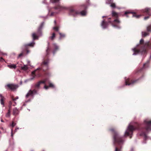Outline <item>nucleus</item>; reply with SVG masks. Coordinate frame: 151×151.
<instances>
[{
	"label": "nucleus",
	"instance_id": "nucleus-1",
	"mask_svg": "<svg viewBox=\"0 0 151 151\" xmlns=\"http://www.w3.org/2000/svg\"><path fill=\"white\" fill-rule=\"evenodd\" d=\"M137 130L140 133V135L144 136L145 139L147 138L146 132L151 130V120L147 119L144 120L142 124L136 123L134 125H129L125 132V136H130V138L132 137L133 132Z\"/></svg>",
	"mask_w": 151,
	"mask_h": 151
},
{
	"label": "nucleus",
	"instance_id": "nucleus-2",
	"mask_svg": "<svg viewBox=\"0 0 151 151\" xmlns=\"http://www.w3.org/2000/svg\"><path fill=\"white\" fill-rule=\"evenodd\" d=\"M140 45L139 49L136 48L133 49L134 52L133 55H136L139 53L142 54H145L147 53V50L148 49L151 48V42H144L143 39H141L139 42Z\"/></svg>",
	"mask_w": 151,
	"mask_h": 151
},
{
	"label": "nucleus",
	"instance_id": "nucleus-3",
	"mask_svg": "<svg viewBox=\"0 0 151 151\" xmlns=\"http://www.w3.org/2000/svg\"><path fill=\"white\" fill-rule=\"evenodd\" d=\"M148 63H145L143 65V68H140L136 72L137 74L141 73L142 74L141 76L137 79H131L129 78H127L125 80V83L126 85H134L138 82L143 77H144V75H143V72L142 71L143 69L147 67L148 66Z\"/></svg>",
	"mask_w": 151,
	"mask_h": 151
},
{
	"label": "nucleus",
	"instance_id": "nucleus-4",
	"mask_svg": "<svg viewBox=\"0 0 151 151\" xmlns=\"http://www.w3.org/2000/svg\"><path fill=\"white\" fill-rule=\"evenodd\" d=\"M109 130L111 131L113 133L114 145H115L117 144L119 145L122 144L123 143L124 140L123 137L120 136L114 128L110 129H109Z\"/></svg>",
	"mask_w": 151,
	"mask_h": 151
},
{
	"label": "nucleus",
	"instance_id": "nucleus-5",
	"mask_svg": "<svg viewBox=\"0 0 151 151\" xmlns=\"http://www.w3.org/2000/svg\"><path fill=\"white\" fill-rule=\"evenodd\" d=\"M69 15L73 16L78 15L85 16L86 14V12L85 10L80 12L76 10L73 7H71L69 9Z\"/></svg>",
	"mask_w": 151,
	"mask_h": 151
},
{
	"label": "nucleus",
	"instance_id": "nucleus-6",
	"mask_svg": "<svg viewBox=\"0 0 151 151\" xmlns=\"http://www.w3.org/2000/svg\"><path fill=\"white\" fill-rule=\"evenodd\" d=\"M44 23L42 22L39 27L36 33H34L32 35V37L33 40L38 39V37L41 35L42 32V29L44 26Z\"/></svg>",
	"mask_w": 151,
	"mask_h": 151
},
{
	"label": "nucleus",
	"instance_id": "nucleus-7",
	"mask_svg": "<svg viewBox=\"0 0 151 151\" xmlns=\"http://www.w3.org/2000/svg\"><path fill=\"white\" fill-rule=\"evenodd\" d=\"M32 76L33 77L31 78V80H33L36 76L37 77L42 76V75L41 71V69L39 68L32 72Z\"/></svg>",
	"mask_w": 151,
	"mask_h": 151
},
{
	"label": "nucleus",
	"instance_id": "nucleus-8",
	"mask_svg": "<svg viewBox=\"0 0 151 151\" xmlns=\"http://www.w3.org/2000/svg\"><path fill=\"white\" fill-rule=\"evenodd\" d=\"M131 14L133 17L137 18H139L141 16V15L137 14L136 12L129 11L125 12L124 16L128 17Z\"/></svg>",
	"mask_w": 151,
	"mask_h": 151
},
{
	"label": "nucleus",
	"instance_id": "nucleus-9",
	"mask_svg": "<svg viewBox=\"0 0 151 151\" xmlns=\"http://www.w3.org/2000/svg\"><path fill=\"white\" fill-rule=\"evenodd\" d=\"M147 32H142V35L143 37H145L149 35L150 33L149 32H151V24L147 27Z\"/></svg>",
	"mask_w": 151,
	"mask_h": 151
},
{
	"label": "nucleus",
	"instance_id": "nucleus-10",
	"mask_svg": "<svg viewBox=\"0 0 151 151\" xmlns=\"http://www.w3.org/2000/svg\"><path fill=\"white\" fill-rule=\"evenodd\" d=\"M47 78L45 79L43 81H40L36 83L34 86V88H35L39 89L40 85L42 83L45 84L46 82L47 81Z\"/></svg>",
	"mask_w": 151,
	"mask_h": 151
},
{
	"label": "nucleus",
	"instance_id": "nucleus-11",
	"mask_svg": "<svg viewBox=\"0 0 151 151\" xmlns=\"http://www.w3.org/2000/svg\"><path fill=\"white\" fill-rule=\"evenodd\" d=\"M12 105V102L11 101H10L9 103V109L8 110V112L6 114V117H9L10 116V109L11 108Z\"/></svg>",
	"mask_w": 151,
	"mask_h": 151
},
{
	"label": "nucleus",
	"instance_id": "nucleus-12",
	"mask_svg": "<svg viewBox=\"0 0 151 151\" xmlns=\"http://www.w3.org/2000/svg\"><path fill=\"white\" fill-rule=\"evenodd\" d=\"M29 51L27 49L24 50L21 53H20L18 56V58H20L21 57L24 56L25 54H27L29 53Z\"/></svg>",
	"mask_w": 151,
	"mask_h": 151
},
{
	"label": "nucleus",
	"instance_id": "nucleus-13",
	"mask_svg": "<svg viewBox=\"0 0 151 151\" xmlns=\"http://www.w3.org/2000/svg\"><path fill=\"white\" fill-rule=\"evenodd\" d=\"M35 44V42L34 41H33L32 42L30 43L25 45H24V47L25 49H27L28 46L31 47H34Z\"/></svg>",
	"mask_w": 151,
	"mask_h": 151
},
{
	"label": "nucleus",
	"instance_id": "nucleus-14",
	"mask_svg": "<svg viewBox=\"0 0 151 151\" xmlns=\"http://www.w3.org/2000/svg\"><path fill=\"white\" fill-rule=\"evenodd\" d=\"M109 22L105 21L104 20L103 21L101 24V26L104 28H106L108 25Z\"/></svg>",
	"mask_w": 151,
	"mask_h": 151
},
{
	"label": "nucleus",
	"instance_id": "nucleus-15",
	"mask_svg": "<svg viewBox=\"0 0 151 151\" xmlns=\"http://www.w3.org/2000/svg\"><path fill=\"white\" fill-rule=\"evenodd\" d=\"M6 86L8 88L11 90H14L16 88L15 86L12 84H8Z\"/></svg>",
	"mask_w": 151,
	"mask_h": 151
},
{
	"label": "nucleus",
	"instance_id": "nucleus-16",
	"mask_svg": "<svg viewBox=\"0 0 151 151\" xmlns=\"http://www.w3.org/2000/svg\"><path fill=\"white\" fill-rule=\"evenodd\" d=\"M19 111L16 108H14L13 109V115L14 116H16L18 115L19 113Z\"/></svg>",
	"mask_w": 151,
	"mask_h": 151
},
{
	"label": "nucleus",
	"instance_id": "nucleus-17",
	"mask_svg": "<svg viewBox=\"0 0 151 151\" xmlns=\"http://www.w3.org/2000/svg\"><path fill=\"white\" fill-rule=\"evenodd\" d=\"M55 9L60 11L64 9V7L60 6V5H58L55 7Z\"/></svg>",
	"mask_w": 151,
	"mask_h": 151
},
{
	"label": "nucleus",
	"instance_id": "nucleus-18",
	"mask_svg": "<svg viewBox=\"0 0 151 151\" xmlns=\"http://www.w3.org/2000/svg\"><path fill=\"white\" fill-rule=\"evenodd\" d=\"M112 15L113 17L117 18L119 16V14L113 11L112 12Z\"/></svg>",
	"mask_w": 151,
	"mask_h": 151
},
{
	"label": "nucleus",
	"instance_id": "nucleus-19",
	"mask_svg": "<svg viewBox=\"0 0 151 151\" xmlns=\"http://www.w3.org/2000/svg\"><path fill=\"white\" fill-rule=\"evenodd\" d=\"M0 97L1 98L0 99V102L1 104L4 106V97L1 94H0Z\"/></svg>",
	"mask_w": 151,
	"mask_h": 151
},
{
	"label": "nucleus",
	"instance_id": "nucleus-20",
	"mask_svg": "<svg viewBox=\"0 0 151 151\" xmlns=\"http://www.w3.org/2000/svg\"><path fill=\"white\" fill-rule=\"evenodd\" d=\"M49 87L54 88V86L52 83H49V86H47L45 85L44 86V88L46 89H47Z\"/></svg>",
	"mask_w": 151,
	"mask_h": 151
},
{
	"label": "nucleus",
	"instance_id": "nucleus-21",
	"mask_svg": "<svg viewBox=\"0 0 151 151\" xmlns=\"http://www.w3.org/2000/svg\"><path fill=\"white\" fill-rule=\"evenodd\" d=\"M33 95V94L32 93V90H30L29 91V92L27 94L26 97L27 98L29 96H32Z\"/></svg>",
	"mask_w": 151,
	"mask_h": 151
},
{
	"label": "nucleus",
	"instance_id": "nucleus-22",
	"mask_svg": "<svg viewBox=\"0 0 151 151\" xmlns=\"http://www.w3.org/2000/svg\"><path fill=\"white\" fill-rule=\"evenodd\" d=\"M7 66L11 69H15L16 68V65L15 64H12L8 65Z\"/></svg>",
	"mask_w": 151,
	"mask_h": 151
},
{
	"label": "nucleus",
	"instance_id": "nucleus-23",
	"mask_svg": "<svg viewBox=\"0 0 151 151\" xmlns=\"http://www.w3.org/2000/svg\"><path fill=\"white\" fill-rule=\"evenodd\" d=\"M43 70L44 72V75L45 76L49 77L51 76V73L47 71H45L44 69H43Z\"/></svg>",
	"mask_w": 151,
	"mask_h": 151
},
{
	"label": "nucleus",
	"instance_id": "nucleus-24",
	"mask_svg": "<svg viewBox=\"0 0 151 151\" xmlns=\"http://www.w3.org/2000/svg\"><path fill=\"white\" fill-rule=\"evenodd\" d=\"M16 124L14 123V122H12V123L11 124V126L12 127V129H11V137H13V128L15 126V125Z\"/></svg>",
	"mask_w": 151,
	"mask_h": 151
},
{
	"label": "nucleus",
	"instance_id": "nucleus-25",
	"mask_svg": "<svg viewBox=\"0 0 151 151\" xmlns=\"http://www.w3.org/2000/svg\"><path fill=\"white\" fill-rule=\"evenodd\" d=\"M53 45L54 47V50L53 51V53H54L58 49V47L55 44H53Z\"/></svg>",
	"mask_w": 151,
	"mask_h": 151
},
{
	"label": "nucleus",
	"instance_id": "nucleus-26",
	"mask_svg": "<svg viewBox=\"0 0 151 151\" xmlns=\"http://www.w3.org/2000/svg\"><path fill=\"white\" fill-rule=\"evenodd\" d=\"M55 37V34L54 32H53L52 34V36L50 37L49 38L51 40H52L54 39Z\"/></svg>",
	"mask_w": 151,
	"mask_h": 151
},
{
	"label": "nucleus",
	"instance_id": "nucleus-27",
	"mask_svg": "<svg viewBox=\"0 0 151 151\" xmlns=\"http://www.w3.org/2000/svg\"><path fill=\"white\" fill-rule=\"evenodd\" d=\"M50 50H51L50 48L49 47V46H48V47H47V48L46 50L47 56L49 55V54L50 53Z\"/></svg>",
	"mask_w": 151,
	"mask_h": 151
},
{
	"label": "nucleus",
	"instance_id": "nucleus-28",
	"mask_svg": "<svg viewBox=\"0 0 151 151\" xmlns=\"http://www.w3.org/2000/svg\"><path fill=\"white\" fill-rule=\"evenodd\" d=\"M48 62L47 61H45L43 62V67H44V66H46L47 68H48Z\"/></svg>",
	"mask_w": 151,
	"mask_h": 151
},
{
	"label": "nucleus",
	"instance_id": "nucleus-29",
	"mask_svg": "<svg viewBox=\"0 0 151 151\" xmlns=\"http://www.w3.org/2000/svg\"><path fill=\"white\" fill-rule=\"evenodd\" d=\"M21 68L23 70H27L28 69V68L27 65H24L22 67H21Z\"/></svg>",
	"mask_w": 151,
	"mask_h": 151
},
{
	"label": "nucleus",
	"instance_id": "nucleus-30",
	"mask_svg": "<svg viewBox=\"0 0 151 151\" xmlns=\"http://www.w3.org/2000/svg\"><path fill=\"white\" fill-rule=\"evenodd\" d=\"M60 35V38L61 39L62 38L64 37H65V35L64 34H63L61 33H59Z\"/></svg>",
	"mask_w": 151,
	"mask_h": 151
},
{
	"label": "nucleus",
	"instance_id": "nucleus-31",
	"mask_svg": "<svg viewBox=\"0 0 151 151\" xmlns=\"http://www.w3.org/2000/svg\"><path fill=\"white\" fill-rule=\"evenodd\" d=\"M59 27L58 26H56L54 27L53 28V29H54L55 31L58 32L59 30Z\"/></svg>",
	"mask_w": 151,
	"mask_h": 151
},
{
	"label": "nucleus",
	"instance_id": "nucleus-32",
	"mask_svg": "<svg viewBox=\"0 0 151 151\" xmlns=\"http://www.w3.org/2000/svg\"><path fill=\"white\" fill-rule=\"evenodd\" d=\"M110 6L113 8H115L116 7V5L115 3H112L111 4Z\"/></svg>",
	"mask_w": 151,
	"mask_h": 151
},
{
	"label": "nucleus",
	"instance_id": "nucleus-33",
	"mask_svg": "<svg viewBox=\"0 0 151 151\" xmlns=\"http://www.w3.org/2000/svg\"><path fill=\"white\" fill-rule=\"evenodd\" d=\"M149 9L148 8H145L144 9V12L146 13H148L149 12Z\"/></svg>",
	"mask_w": 151,
	"mask_h": 151
},
{
	"label": "nucleus",
	"instance_id": "nucleus-34",
	"mask_svg": "<svg viewBox=\"0 0 151 151\" xmlns=\"http://www.w3.org/2000/svg\"><path fill=\"white\" fill-rule=\"evenodd\" d=\"M36 88H35L32 91L33 94H35L37 93V91L36 89Z\"/></svg>",
	"mask_w": 151,
	"mask_h": 151
},
{
	"label": "nucleus",
	"instance_id": "nucleus-35",
	"mask_svg": "<svg viewBox=\"0 0 151 151\" xmlns=\"http://www.w3.org/2000/svg\"><path fill=\"white\" fill-rule=\"evenodd\" d=\"M18 97H17L15 98H14L13 97H12V101H14L16 100L17 99H18Z\"/></svg>",
	"mask_w": 151,
	"mask_h": 151
},
{
	"label": "nucleus",
	"instance_id": "nucleus-36",
	"mask_svg": "<svg viewBox=\"0 0 151 151\" xmlns=\"http://www.w3.org/2000/svg\"><path fill=\"white\" fill-rule=\"evenodd\" d=\"M82 6H83V9H86L87 8V6L86 4H83Z\"/></svg>",
	"mask_w": 151,
	"mask_h": 151
},
{
	"label": "nucleus",
	"instance_id": "nucleus-37",
	"mask_svg": "<svg viewBox=\"0 0 151 151\" xmlns=\"http://www.w3.org/2000/svg\"><path fill=\"white\" fill-rule=\"evenodd\" d=\"M59 0H51V1L52 3H55L59 1Z\"/></svg>",
	"mask_w": 151,
	"mask_h": 151
},
{
	"label": "nucleus",
	"instance_id": "nucleus-38",
	"mask_svg": "<svg viewBox=\"0 0 151 151\" xmlns=\"http://www.w3.org/2000/svg\"><path fill=\"white\" fill-rule=\"evenodd\" d=\"M12 101V105L13 106H15V105L16 104V103L14 101Z\"/></svg>",
	"mask_w": 151,
	"mask_h": 151
},
{
	"label": "nucleus",
	"instance_id": "nucleus-39",
	"mask_svg": "<svg viewBox=\"0 0 151 151\" xmlns=\"http://www.w3.org/2000/svg\"><path fill=\"white\" fill-rule=\"evenodd\" d=\"M115 151H121V150L120 149H118L117 147H116Z\"/></svg>",
	"mask_w": 151,
	"mask_h": 151
},
{
	"label": "nucleus",
	"instance_id": "nucleus-40",
	"mask_svg": "<svg viewBox=\"0 0 151 151\" xmlns=\"http://www.w3.org/2000/svg\"><path fill=\"white\" fill-rule=\"evenodd\" d=\"M150 16H151V14L150 15H149V16H147L144 17V19H147L149 18Z\"/></svg>",
	"mask_w": 151,
	"mask_h": 151
},
{
	"label": "nucleus",
	"instance_id": "nucleus-41",
	"mask_svg": "<svg viewBox=\"0 0 151 151\" xmlns=\"http://www.w3.org/2000/svg\"><path fill=\"white\" fill-rule=\"evenodd\" d=\"M4 60V59H3V58L2 57H1V58H0V62L2 61V60Z\"/></svg>",
	"mask_w": 151,
	"mask_h": 151
},
{
	"label": "nucleus",
	"instance_id": "nucleus-42",
	"mask_svg": "<svg viewBox=\"0 0 151 151\" xmlns=\"http://www.w3.org/2000/svg\"><path fill=\"white\" fill-rule=\"evenodd\" d=\"M54 12L52 13H51V15H51V16H53V15H54Z\"/></svg>",
	"mask_w": 151,
	"mask_h": 151
},
{
	"label": "nucleus",
	"instance_id": "nucleus-43",
	"mask_svg": "<svg viewBox=\"0 0 151 151\" xmlns=\"http://www.w3.org/2000/svg\"><path fill=\"white\" fill-rule=\"evenodd\" d=\"M18 129V128H16L15 129V130H14V132H16L17 131V129Z\"/></svg>",
	"mask_w": 151,
	"mask_h": 151
},
{
	"label": "nucleus",
	"instance_id": "nucleus-44",
	"mask_svg": "<svg viewBox=\"0 0 151 151\" xmlns=\"http://www.w3.org/2000/svg\"><path fill=\"white\" fill-rule=\"evenodd\" d=\"M87 2V3L88 4H89V0H87L86 1Z\"/></svg>",
	"mask_w": 151,
	"mask_h": 151
},
{
	"label": "nucleus",
	"instance_id": "nucleus-45",
	"mask_svg": "<svg viewBox=\"0 0 151 151\" xmlns=\"http://www.w3.org/2000/svg\"><path fill=\"white\" fill-rule=\"evenodd\" d=\"M54 23H55V25L56 26L57 25L56 21L55 20L54 21Z\"/></svg>",
	"mask_w": 151,
	"mask_h": 151
},
{
	"label": "nucleus",
	"instance_id": "nucleus-46",
	"mask_svg": "<svg viewBox=\"0 0 151 151\" xmlns=\"http://www.w3.org/2000/svg\"><path fill=\"white\" fill-rule=\"evenodd\" d=\"M118 20H119V19H114V21L115 22H117Z\"/></svg>",
	"mask_w": 151,
	"mask_h": 151
},
{
	"label": "nucleus",
	"instance_id": "nucleus-47",
	"mask_svg": "<svg viewBox=\"0 0 151 151\" xmlns=\"http://www.w3.org/2000/svg\"><path fill=\"white\" fill-rule=\"evenodd\" d=\"M1 121L2 122H4V120H3V119H1Z\"/></svg>",
	"mask_w": 151,
	"mask_h": 151
},
{
	"label": "nucleus",
	"instance_id": "nucleus-48",
	"mask_svg": "<svg viewBox=\"0 0 151 151\" xmlns=\"http://www.w3.org/2000/svg\"><path fill=\"white\" fill-rule=\"evenodd\" d=\"M104 17H105V16H103V17H102V18H104Z\"/></svg>",
	"mask_w": 151,
	"mask_h": 151
},
{
	"label": "nucleus",
	"instance_id": "nucleus-49",
	"mask_svg": "<svg viewBox=\"0 0 151 151\" xmlns=\"http://www.w3.org/2000/svg\"><path fill=\"white\" fill-rule=\"evenodd\" d=\"M49 45V43H48V45Z\"/></svg>",
	"mask_w": 151,
	"mask_h": 151
},
{
	"label": "nucleus",
	"instance_id": "nucleus-50",
	"mask_svg": "<svg viewBox=\"0 0 151 151\" xmlns=\"http://www.w3.org/2000/svg\"><path fill=\"white\" fill-rule=\"evenodd\" d=\"M108 19H111V18H109Z\"/></svg>",
	"mask_w": 151,
	"mask_h": 151
},
{
	"label": "nucleus",
	"instance_id": "nucleus-51",
	"mask_svg": "<svg viewBox=\"0 0 151 151\" xmlns=\"http://www.w3.org/2000/svg\"><path fill=\"white\" fill-rule=\"evenodd\" d=\"M31 151H33V150H31Z\"/></svg>",
	"mask_w": 151,
	"mask_h": 151
}]
</instances>
